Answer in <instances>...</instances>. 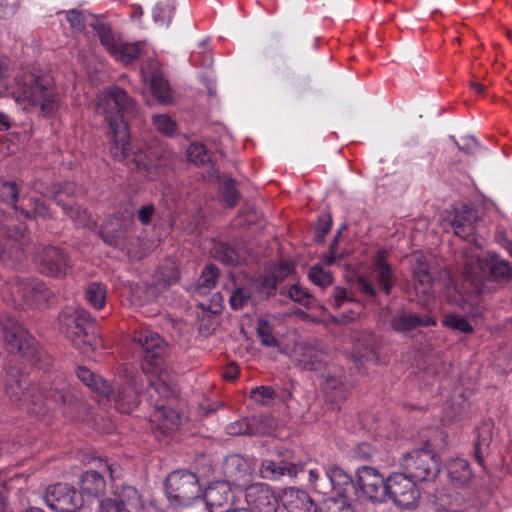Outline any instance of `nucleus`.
I'll use <instances>...</instances> for the list:
<instances>
[{"instance_id":"obj_35","label":"nucleus","mask_w":512,"mask_h":512,"mask_svg":"<svg viewBox=\"0 0 512 512\" xmlns=\"http://www.w3.org/2000/svg\"><path fill=\"white\" fill-rule=\"evenodd\" d=\"M80 488L84 495L99 498L106 489V481L97 471H86L80 478Z\"/></svg>"},{"instance_id":"obj_29","label":"nucleus","mask_w":512,"mask_h":512,"mask_svg":"<svg viewBox=\"0 0 512 512\" xmlns=\"http://www.w3.org/2000/svg\"><path fill=\"white\" fill-rule=\"evenodd\" d=\"M268 421L266 416H253L229 424L226 431L229 435H263L268 433L266 428Z\"/></svg>"},{"instance_id":"obj_4","label":"nucleus","mask_w":512,"mask_h":512,"mask_svg":"<svg viewBox=\"0 0 512 512\" xmlns=\"http://www.w3.org/2000/svg\"><path fill=\"white\" fill-rule=\"evenodd\" d=\"M77 377L98 395L113 399L115 408L122 413H130L138 405V397L144 387L142 376L139 373L130 372L126 375L125 386L118 387L116 392L102 377L94 374L85 367H79Z\"/></svg>"},{"instance_id":"obj_7","label":"nucleus","mask_w":512,"mask_h":512,"mask_svg":"<svg viewBox=\"0 0 512 512\" xmlns=\"http://www.w3.org/2000/svg\"><path fill=\"white\" fill-rule=\"evenodd\" d=\"M166 495L172 505L188 506L201 492L197 476L186 470L170 473L165 481Z\"/></svg>"},{"instance_id":"obj_10","label":"nucleus","mask_w":512,"mask_h":512,"mask_svg":"<svg viewBox=\"0 0 512 512\" xmlns=\"http://www.w3.org/2000/svg\"><path fill=\"white\" fill-rule=\"evenodd\" d=\"M93 27L101 44L115 60L123 64H129L139 56L141 51L139 43H127L121 39H116L112 34L111 28L104 23H95Z\"/></svg>"},{"instance_id":"obj_43","label":"nucleus","mask_w":512,"mask_h":512,"mask_svg":"<svg viewBox=\"0 0 512 512\" xmlns=\"http://www.w3.org/2000/svg\"><path fill=\"white\" fill-rule=\"evenodd\" d=\"M175 10L174 3L170 0L158 2L153 9L154 22L159 26H168Z\"/></svg>"},{"instance_id":"obj_41","label":"nucleus","mask_w":512,"mask_h":512,"mask_svg":"<svg viewBox=\"0 0 512 512\" xmlns=\"http://www.w3.org/2000/svg\"><path fill=\"white\" fill-rule=\"evenodd\" d=\"M106 296V286L101 283L93 282L86 288L85 298L95 309H101L104 307L106 303Z\"/></svg>"},{"instance_id":"obj_36","label":"nucleus","mask_w":512,"mask_h":512,"mask_svg":"<svg viewBox=\"0 0 512 512\" xmlns=\"http://www.w3.org/2000/svg\"><path fill=\"white\" fill-rule=\"evenodd\" d=\"M447 472L452 482L465 485L472 479V470L467 460L462 458L451 459L447 464Z\"/></svg>"},{"instance_id":"obj_52","label":"nucleus","mask_w":512,"mask_h":512,"mask_svg":"<svg viewBox=\"0 0 512 512\" xmlns=\"http://www.w3.org/2000/svg\"><path fill=\"white\" fill-rule=\"evenodd\" d=\"M332 227V218L329 214H324L319 217L314 239L317 243H323L325 236L329 233Z\"/></svg>"},{"instance_id":"obj_9","label":"nucleus","mask_w":512,"mask_h":512,"mask_svg":"<svg viewBox=\"0 0 512 512\" xmlns=\"http://www.w3.org/2000/svg\"><path fill=\"white\" fill-rule=\"evenodd\" d=\"M31 399L35 406L43 403L47 409H59L67 413L68 408L76 401V396L67 382L59 378L53 386H44L37 395H31Z\"/></svg>"},{"instance_id":"obj_5","label":"nucleus","mask_w":512,"mask_h":512,"mask_svg":"<svg viewBox=\"0 0 512 512\" xmlns=\"http://www.w3.org/2000/svg\"><path fill=\"white\" fill-rule=\"evenodd\" d=\"M62 333L84 352L94 350L97 338L90 314L83 309L67 308L59 315Z\"/></svg>"},{"instance_id":"obj_15","label":"nucleus","mask_w":512,"mask_h":512,"mask_svg":"<svg viewBox=\"0 0 512 512\" xmlns=\"http://www.w3.org/2000/svg\"><path fill=\"white\" fill-rule=\"evenodd\" d=\"M44 501L55 512H69L83 506L81 495L74 487L64 483L49 486L46 489Z\"/></svg>"},{"instance_id":"obj_53","label":"nucleus","mask_w":512,"mask_h":512,"mask_svg":"<svg viewBox=\"0 0 512 512\" xmlns=\"http://www.w3.org/2000/svg\"><path fill=\"white\" fill-rule=\"evenodd\" d=\"M17 187L15 183L5 182L0 188V197L3 201L11 204L15 210H19V207L15 204L17 201Z\"/></svg>"},{"instance_id":"obj_62","label":"nucleus","mask_w":512,"mask_h":512,"mask_svg":"<svg viewBox=\"0 0 512 512\" xmlns=\"http://www.w3.org/2000/svg\"><path fill=\"white\" fill-rule=\"evenodd\" d=\"M256 395H259L261 398L265 399H273L276 393L275 390L270 386H258L251 390V396L254 397Z\"/></svg>"},{"instance_id":"obj_55","label":"nucleus","mask_w":512,"mask_h":512,"mask_svg":"<svg viewBox=\"0 0 512 512\" xmlns=\"http://www.w3.org/2000/svg\"><path fill=\"white\" fill-rule=\"evenodd\" d=\"M288 295L293 301L306 307L310 306V294L299 285H292L289 288Z\"/></svg>"},{"instance_id":"obj_39","label":"nucleus","mask_w":512,"mask_h":512,"mask_svg":"<svg viewBox=\"0 0 512 512\" xmlns=\"http://www.w3.org/2000/svg\"><path fill=\"white\" fill-rule=\"evenodd\" d=\"M73 185L72 184H66L64 189H61L57 191L54 195L55 202L63 207L64 212L77 221L79 224H85L84 218L87 216L86 212H81L79 209H76L72 206V201L70 202H64L63 197L68 195V192L71 191Z\"/></svg>"},{"instance_id":"obj_37","label":"nucleus","mask_w":512,"mask_h":512,"mask_svg":"<svg viewBox=\"0 0 512 512\" xmlns=\"http://www.w3.org/2000/svg\"><path fill=\"white\" fill-rule=\"evenodd\" d=\"M322 390L326 401L337 404L342 401L347 392V388L343 380L339 377H327L322 384Z\"/></svg>"},{"instance_id":"obj_25","label":"nucleus","mask_w":512,"mask_h":512,"mask_svg":"<svg viewBox=\"0 0 512 512\" xmlns=\"http://www.w3.org/2000/svg\"><path fill=\"white\" fill-rule=\"evenodd\" d=\"M10 293L15 303L23 301L34 302L44 298L46 288L40 281L16 280L9 284Z\"/></svg>"},{"instance_id":"obj_24","label":"nucleus","mask_w":512,"mask_h":512,"mask_svg":"<svg viewBox=\"0 0 512 512\" xmlns=\"http://www.w3.org/2000/svg\"><path fill=\"white\" fill-rule=\"evenodd\" d=\"M488 254L469 249L462 256V276L476 287L487 277Z\"/></svg>"},{"instance_id":"obj_32","label":"nucleus","mask_w":512,"mask_h":512,"mask_svg":"<svg viewBox=\"0 0 512 512\" xmlns=\"http://www.w3.org/2000/svg\"><path fill=\"white\" fill-rule=\"evenodd\" d=\"M435 323V320L430 316L420 318L403 311L398 312L391 320V326L397 332H407L418 326L429 327L435 325Z\"/></svg>"},{"instance_id":"obj_51","label":"nucleus","mask_w":512,"mask_h":512,"mask_svg":"<svg viewBox=\"0 0 512 512\" xmlns=\"http://www.w3.org/2000/svg\"><path fill=\"white\" fill-rule=\"evenodd\" d=\"M443 324L453 330H457L463 333H470L472 326L462 316L455 314H448L443 319Z\"/></svg>"},{"instance_id":"obj_38","label":"nucleus","mask_w":512,"mask_h":512,"mask_svg":"<svg viewBox=\"0 0 512 512\" xmlns=\"http://www.w3.org/2000/svg\"><path fill=\"white\" fill-rule=\"evenodd\" d=\"M487 277L496 280H507L512 276L510 264L494 253H488Z\"/></svg>"},{"instance_id":"obj_33","label":"nucleus","mask_w":512,"mask_h":512,"mask_svg":"<svg viewBox=\"0 0 512 512\" xmlns=\"http://www.w3.org/2000/svg\"><path fill=\"white\" fill-rule=\"evenodd\" d=\"M26 226L23 224H19L17 226L8 227L6 231V246L4 247L0 243V259H3L6 254H9L12 257V254L15 250L23 249L27 244L28 240L26 237Z\"/></svg>"},{"instance_id":"obj_13","label":"nucleus","mask_w":512,"mask_h":512,"mask_svg":"<svg viewBox=\"0 0 512 512\" xmlns=\"http://www.w3.org/2000/svg\"><path fill=\"white\" fill-rule=\"evenodd\" d=\"M356 485L372 502L383 503L387 500V479L373 467L362 466L357 469Z\"/></svg>"},{"instance_id":"obj_45","label":"nucleus","mask_w":512,"mask_h":512,"mask_svg":"<svg viewBox=\"0 0 512 512\" xmlns=\"http://www.w3.org/2000/svg\"><path fill=\"white\" fill-rule=\"evenodd\" d=\"M152 122L155 129L165 136H174L177 132V123L168 114H156Z\"/></svg>"},{"instance_id":"obj_30","label":"nucleus","mask_w":512,"mask_h":512,"mask_svg":"<svg viewBox=\"0 0 512 512\" xmlns=\"http://www.w3.org/2000/svg\"><path fill=\"white\" fill-rule=\"evenodd\" d=\"M303 470L302 465L298 464H279L273 460L265 459L261 462L259 473L263 479L277 481L282 476L288 475L295 478Z\"/></svg>"},{"instance_id":"obj_47","label":"nucleus","mask_w":512,"mask_h":512,"mask_svg":"<svg viewBox=\"0 0 512 512\" xmlns=\"http://www.w3.org/2000/svg\"><path fill=\"white\" fill-rule=\"evenodd\" d=\"M238 196L239 195L235 185V181L232 179H226L223 182L221 188V198L223 204L228 208H232L233 206L236 205Z\"/></svg>"},{"instance_id":"obj_63","label":"nucleus","mask_w":512,"mask_h":512,"mask_svg":"<svg viewBox=\"0 0 512 512\" xmlns=\"http://www.w3.org/2000/svg\"><path fill=\"white\" fill-rule=\"evenodd\" d=\"M358 287L359 289L367 294L368 296H375L376 295V289L375 287L373 286V284L369 281V279H367L366 277L364 276H360L358 278Z\"/></svg>"},{"instance_id":"obj_48","label":"nucleus","mask_w":512,"mask_h":512,"mask_svg":"<svg viewBox=\"0 0 512 512\" xmlns=\"http://www.w3.org/2000/svg\"><path fill=\"white\" fill-rule=\"evenodd\" d=\"M308 480L310 486L316 493L328 495L329 480L327 479L326 474L325 476H321V473L318 469H310Z\"/></svg>"},{"instance_id":"obj_42","label":"nucleus","mask_w":512,"mask_h":512,"mask_svg":"<svg viewBox=\"0 0 512 512\" xmlns=\"http://www.w3.org/2000/svg\"><path fill=\"white\" fill-rule=\"evenodd\" d=\"M219 276V270L214 265H208L202 272L198 279L196 291L201 295L208 294L216 284V280Z\"/></svg>"},{"instance_id":"obj_28","label":"nucleus","mask_w":512,"mask_h":512,"mask_svg":"<svg viewBox=\"0 0 512 512\" xmlns=\"http://www.w3.org/2000/svg\"><path fill=\"white\" fill-rule=\"evenodd\" d=\"M283 505L290 512H316L317 506L307 492L296 487L284 489Z\"/></svg>"},{"instance_id":"obj_27","label":"nucleus","mask_w":512,"mask_h":512,"mask_svg":"<svg viewBox=\"0 0 512 512\" xmlns=\"http://www.w3.org/2000/svg\"><path fill=\"white\" fill-rule=\"evenodd\" d=\"M292 360L304 370H317L324 362L325 355L322 351L306 343L296 344L292 352Z\"/></svg>"},{"instance_id":"obj_44","label":"nucleus","mask_w":512,"mask_h":512,"mask_svg":"<svg viewBox=\"0 0 512 512\" xmlns=\"http://www.w3.org/2000/svg\"><path fill=\"white\" fill-rule=\"evenodd\" d=\"M320 512H355L347 497H328L320 507Z\"/></svg>"},{"instance_id":"obj_2","label":"nucleus","mask_w":512,"mask_h":512,"mask_svg":"<svg viewBox=\"0 0 512 512\" xmlns=\"http://www.w3.org/2000/svg\"><path fill=\"white\" fill-rule=\"evenodd\" d=\"M136 102L123 89L112 86L97 97L96 112L108 123L111 133L110 153L114 159L129 157V132L123 121L125 113L135 111Z\"/></svg>"},{"instance_id":"obj_26","label":"nucleus","mask_w":512,"mask_h":512,"mask_svg":"<svg viewBox=\"0 0 512 512\" xmlns=\"http://www.w3.org/2000/svg\"><path fill=\"white\" fill-rule=\"evenodd\" d=\"M388 252L378 250L373 257V276L380 289L387 295L391 293L394 285L393 270L387 262Z\"/></svg>"},{"instance_id":"obj_12","label":"nucleus","mask_w":512,"mask_h":512,"mask_svg":"<svg viewBox=\"0 0 512 512\" xmlns=\"http://www.w3.org/2000/svg\"><path fill=\"white\" fill-rule=\"evenodd\" d=\"M415 480L406 473H394L387 478V499L403 508L415 506L419 491Z\"/></svg>"},{"instance_id":"obj_8","label":"nucleus","mask_w":512,"mask_h":512,"mask_svg":"<svg viewBox=\"0 0 512 512\" xmlns=\"http://www.w3.org/2000/svg\"><path fill=\"white\" fill-rule=\"evenodd\" d=\"M171 385L173 387V394L169 396H164L161 392L153 391L154 397L152 398L148 389L146 390L148 401L154 406V410L150 415V422L154 428V432H159L163 435L169 434L182 423V417L178 411L162 403V401L169 400L176 396V389L172 381Z\"/></svg>"},{"instance_id":"obj_57","label":"nucleus","mask_w":512,"mask_h":512,"mask_svg":"<svg viewBox=\"0 0 512 512\" xmlns=\"http://www.w3.org/2000/svg\"><path fill=\"white\" fill-rule=\"evenodd\" d=\"M452 139L455 141L459 150L464 153L474 154L479 148V142L473 136L462 137L460 142H457L454 137H452Z\"/></svg>"},{"instance_id":"obj_58","label":"nucleus","mask_w":512,"mask_h":512,"mask_svg":"<svg viewBox=\"0 0 512 512\" xmlns=\"http://www.w3.org/2000/svg\"><path fill=\"white\" fill-rule=\"evenodd\" d=\"M19 3L20 0H0V18L12 17L18 9Z\"/></svg>"},{"instance_id":"obj_20","label":"nucleus","mask_w":512,"mask_h":512,"mask_svg":"<svg viewBox=\"0 0 512 512\" xmlns=\"http://www.w3.org/2000/svg\"><path fill=\"white\" fill-rule=\"evenodd\" d=\"M128 149L129 157L127 159L116 160L119 162H123L127 166L134 164L135 168L145 177L154 179L159 174L160 170H162L166 165L165 159L159 156V154L152 149L131 152L130 145L128 146Z\"/></svg>"},{"instance_id":"obj_17","label":"nucleus","mask_w":512,"mask_h":512,"mask_svg":"<svg viewBox=\"0 0 512 512\" xmlns=\"http://www.w3.org/2000/svg\"><path fill=\"white\" fill-rule=\"evenodd\" d=\"M2 330L4 341L10 351L19 352L23 356H32L34 340L19 323L6 318L2 321Z\"/></svg>"},{"instance_id":"obj_56","label":"nucleus","mask_w":512,"mask_h":512,"mask_svg":"<svg viewBox=\"0 0 512 512\" xmlns=\"http://www.w3.org/2000/svg\"><path fill=\"white\" fill-rule=\"evenodd\" d=\"M67 21L74 32H81L85 28V20L82 12L72 9L66 12Z\"/></svg>"},{"instance_id":"obj_50","label":"nucleus","mask_w":512,"mask_h":512,"mask_svg":"<svg viewBox=\"0 0 512 512\" xmlns=\"http://www.w3.org/2000/svg\"><path fill=\"white\" fill-rule=\"evenodd\" d=\"M309 279L322 288L332 284L333 277L330 272L325 271L321 266L316 265L309 270Z\"/></svg>"},{"instance_id":"obj_21","label":"nucleus","mask_w":512,"mask_h":512,"mask_svg":"<svg viewBox=\"0 0 512 512\" xmlns=\"http://www.w3.org/2000/svg\"><path fill=\"white\" fill-rule=\"evenodd\" d=\"M476 220V211L468 205L462 204L454 208V216L450 221V225L455 235L468 242H475L480 247L481 243L475 237Z\"/></svg>"},{"instance_id":"obj_22","label":"nucleus","mask_w":512,"mask_h":512,"mask_svg":"<svg viewBox=\"0 0 512 512\" xmlns=\"http://www.w3.org/2000/svg\"><path fill=\"white\" fill-rule=\"evenodd\" d=\"M142 78L150 87L152 94L162 104L173 102V96L167 80L164 78L158 62L152 61L141 69Z\"/></svg>"},{"instance_id":"obj_59","label":"nucleus","mask_w":512,"mask_h":512,"mask_svg":"<svg viewBox=\"0 0 512 512\" xmlns=\"http://www.w3.org/2000/svg\"><path fill=\"white\" fill-rule=\"evenodd\" d=\"M155 208L152 204L141 206L136 213L137 219L142 225H148L154 215Z\"/></svg>"},{"instance_id":"obj_64","label":"nucleus","mask_w":512,"mask_h":512,"mask_svg":"<svg viewBox=\"0 0 512 512\" xmlns=\"http://www.w3.org/2000/svg\"><path fill=\"white\" fill-rule=\"evenodd\" d=\"M218 257L221 261H223L226 264H235L238 262V257L236 255L235 250L230 247H224L223 255H219Z\"/></svg>"},{"instance_id":"obj_14","label":"nucleus","mask_w":512,"mask_h":512,"mask_svg":"<svg viewBox=\"0 0 512 512\" xmlns=\"http://www.w3.org/2000/svg\"><path fill=\"white\" fill-rule=\"evenodd\" d=\"M34 259L39 270L43 274L51 277H65L70 268L69 260L65 252L55 246L38 247Z\"/></svg>"},{"instance_id":"obj_3","label":"nucleus","mask_w":512,"mask_h":512,"mask_svg":"<svg viewBox=\"0 0 512 512\" xmlns=\"http://www.w3.org/2000/svg\"><path fill=\"white\" fill-rule=\"evenodd\" d=\"M133 340L144 352L142 372L149 382V394L152 398L154 397L153 391L161 392L164 396L173 394L171 375L161 358L165 350L164 340L159 334L149 329L136 332Z\"/></svg>"},{"instance_id":"obj_31","label":"nucleus","mask_w":512,"mask_h":512,"mask_svg":"<svg viewBox=\"0 0 512 512\" xmlns=\"http://www.w3.org/2000/svg\"><path fill=\"white\" fill-rule=\"evenodd\" d=\"M324 471L329 480L328 494L335 492L337 497H346L345 493L353 482L352 477L344 469L334 464L325 466Z\"/></svg>"},{"instance_id":"obj_61","label":"nucleus","mask_w":512,"mask_h":512,"mask_svg":"<svg viewBox=\"0 0 512 512\" xmlns=\"http://www.w3.org/2000/svg\"><path fill=\"white\" fill-rule=\"evenodd\" d=\"M29 202L33 207V215L35 217L46 218L49 216V210L45 203L38 199L30 198Z\"/></svg>"},{"instance_id":"obj_23","label":"nucleus","mask_w":512,"mask_h":512,"mask_svg":"<svg viewBox=\"0 0 512 512\" xmlns=\"http://www.w3.org/2000/svg\"><path fill=\"white\" fill-rule=\"evenodd\" d=\"M204 500L209 512H229L233 506L234 495L227 482H215L206 488Z\"/></svg>"},{"instance_id":"obj_11","label":"nucleus","mask_w":512,"mask_h":512,"mask_svg":"<svg viewBox=\"0 0 512 512\" xmlns=\"http://www.w3.org/2000/svg\"><path fill=\"white\" fill-rule=\"evenodd\" d=\"M141 508V497L137 489L123 485L111 496L98 499L96 512H138Z\"/></svg>"},{"instance_id":"obj_40","label":"nucleus","mask_w":512,"mask_h":512,"mask_svg":"<svg viewBox=\"0 0 512 512\" xmlns=\"http://www.w3.org/2000/svg\"><path fill=\"white\" fill-rule=\"evenodd\" d=\"M492 442V427L490 424H484L478 429V436L475 443V456L479 464H483L484 454L489 449Z\"/></svg>"},{"instance_id":"obj_6","label":"nucleus","mask_w":512,"mask_h":512,"mask_svg":"<svg viewBox=\"0 0 512 512\" xmlns=\"http://www.w3.org/2000/svg\"><path fill=\"white\" fill-rule=\"evenodd\" d=\"M401 467L415 481H433L441 470L440 458L429 449H415L401 459Z\"/></svg>"},{"instance_id":"obj_16","label":"nucleus","mask_w":512,"mask_h":512,"mask_svg":"<svg viewBox=\"0 0 512 512\" xmlns=\"http://www.w3.org/2000/svg\"><path fill=\"white\" fill-rule=\"evenodd\" d=\"M412 274L417 298L422 305L428 307L433 299V279L429 271V265L421 252L412 254Z\"/></svg>"},{"instance_id":"obj_19","label":"nucleus","mask_w":512,"mask_h":512,"mask_svg":"<svg viewBox=\"0 0 512 512\" xmlns=\"http://www.w3.org/2000/svg\"><path fill=\"white\" fill-rule=\"evenodd\" d=\"M223 470L226 477L225 482L229 485H234L246 490V487L252 484L251 482L254 475L252 463L240 455L227 457L224 462Z\"/></svg>"},{"instance_id":"obj_46","label":"nucleus","mask_w":512,"mask_h":512,"mask_svg":"<svg viewBox=\"0 0 512 512\" xmlns=\"http://www.w3.org/2000/svg\"><path fill=\"white\" fill-rule=\"evenodd\" d=\"M187 158L189 162L195 165H205L210 160L206 147L200 143H192L188 147Z\"/></svg>"},{"instance_id":"obj_34","label":"nucleus","mask_w":512,"mask_h":512,"mask_svg":"<svg viewBox=\"0 0 512 512\" xmlns=\"http://www.w3.org/2000/svg\"><path fill=\"white\" fill-rule=\"evenodd\" d=\"M27 378L22 376L18 370L11 369L6 372L4 378V391L11 401L17 402L25 396Z\"/></svg>"},{"instance_id":"obj_60","label":"nucleus","mask_w":512,"mask_h":512,"mask_svg":"<svg viewBox=\"0 0 512 512\" xmlns=\"http://www.w3.org/2000/svg\"><path fill=\"white\" fill-rule=\"evenodd\" d=\"M293 269V263L288 261L280 262L273 272V277L275 278V281H282L284 278H286L288 275L292 273Z\"/></svg>"},{"instance_id":"obj_49","label":"nucleus","mask_w":512,"mask_h":512,"mask_svg":"<svg viewBox=\"0 0 512 512\" xmlns=\"http://www.w3.org/2000/svg\"><path fill=\"white\" fill-rule=\"evenodd\" d=\"M257 335L260 338L262 345L266 347H277L278 340L273 335L270 324L265 320H260L257 326Z\"/></svg>"},{"instance_id":"obj_18","label":"nucleus","mask_w":512,"mask_h":512,"mask_svg":"<svg viewBox=\"0 0 512 512\" xmlns=\"http://www.w3.org/2000/svg\"><path fill=\"white\" fill-rule=\"evenodd\" d=\"M248 509L253 512H276L278 498L270 485L262 482L250 484L245 490Z\"/></svg>"},{"instance_id":"obj_1","label":"nucleus","mask_w":512,"mask_h":512,"mask_svg":"<svg viewBox=\"0 0 512 512\" xmlns=\"http://www.w3.org/2000/svg\"><path fill=\"white\" fill-rule=\"evenodd\" d=\"M10 61L0 59V97L11 94L16 104L25 111L39 109L42 115H52L60 105V96L52 76L36 68L17 69L13 82L8 83Z\"/></svg>"},{"instance_id":"obj_54","label":"nucleus","mask_w":512,"mask_h":512,"mask_svg":"<svg viewBox=\"0 0 512 512\" xmlns=\"http://www.w3.org/2000/svg\"><path fill=\"white\" fill-rule=\"evenodd\" d=\"M251 297L248 288H238L230 296V304L234 310L243 308Z\"/></svg>"}]
</instances>
